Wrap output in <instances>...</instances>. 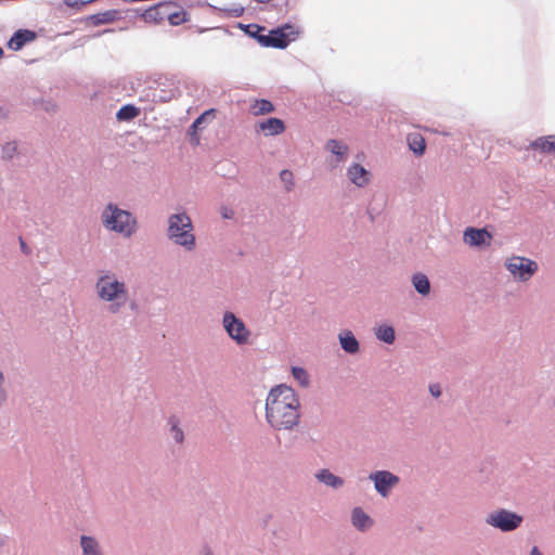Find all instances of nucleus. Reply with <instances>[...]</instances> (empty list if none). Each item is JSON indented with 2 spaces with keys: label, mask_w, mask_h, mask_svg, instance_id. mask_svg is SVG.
I'll return each mask as SVG.
<instances>
[{
  "label": "nucleus",
  "mask_w": 555,
  "mask_h": 555,
  "mask_svg": "<svg viewBox=\"0 0 555 555\" xmlns=\"http://www.w3.org/2000/svg\"><path fill=\"white\" fill-rule=\"evenodd\" d=\"M299 399L292 387L278 385L273 387L266 400V418L275 429H292L300 417Z\"/></svg>",
  "instance_id": "obj_1"
},
{
  "label": "nucleus",
  "mask_w": 555,
  "mask_h": 555,
  "mask_svg": "<svg viewBox=\"0 0 555 555\" xmlns=\"http://www.w3.org/2000/svg\"><path fill=\"white\" fill-rule=\"evenodd\" d=\"M194 227L190 216L182 210L168 218L166 230L167 238L184 251H193L196 248V237L193 233Z\"/></svg>",
  "instance_id": "obj_2"
},
{
  "label": "nucleus",
  "mask_w": 555,
  "mask_h": 555,
  "mask_svg": "<svg viewBox=\"0 0 555 555\" xmlns=\"http://www.w3.org/2000/svg\"><path fill=\"white\" fill-rule=\"evenodd\" d=\"M141 17L146 23L158 24L167 20L171 25H180L186 21V13L175 1H162L146 9Z\"/></svg>",
  "instance_id": "obj_3"
},
{
  "label": "nucleus",
  "mask_w": 555,
  "mask_h": 555,
  "mask_svg": "<svg viewBox=\"0 0 555 555\" xmlns=\"http://www.w3.org/2000/svg\"><path fill=\"white\" fill-rule=\"evenodd\" d=\"M95 293L102 301H116L128 298V287L112 271H103L95 282Z\"/></svg>",
  "instance_id": "obj_4"
},
{
  "label": "nucleus",
  "mask_w": 555,
  "mask_h": 555,
  "mask_svg": "<svg viewBox=\"0 0 555 555\" xmlns=\"http://www.w3.org/2000/svg\"><path fill=\"white\" fill-rule=\"evenodd\" d=\"M104 224L126 237L131 236L137 230V219L130 210H104Z\"/></svg>",
  "instance_id": "obj_5"
},
{
  "label": "nucleus",
  "mask_w": 555,
  "mask_h": 555,
  "mask_svg": "<svg viewBox=\"0 0 555 555\" xmlns=\"http://www.w3.org/2000/svg\"><path fill=\"white\" fill-rule=\"evenodd\" d=\"M485 521L501 532H512L521 526L524 517L516 512L499 508L489 513Z\"/></svg>",
  "instance_id": "obj_6"
},
{
  "label": "nucleus",
  "mask_w": 555,
  "mask_h": 555,
  "mask_svg": "<svg viewBox=\"0 0 555 555\" xmlns=\"http://www.w3.org/2000/svg\"><path fill=\"white\" fill-rule=\"evenodd\" d=\"M257 28V34L255 37L263 47H273V48H286L288 43L295 39L296 33L294 31L291 25L283 26L281 28L271 30L269 34H261L264 28L255 25Z\"/></svg>",
  "instance_id": "obj_7"
},
{
  "label": "nucleus",
  "mask_w": 555,
  "mask_h": 555,
  "mask_svg": "<svg viewBox=\"0 0 555 555\" xmlns=\"http://www.w3.org/2000/svg\"><path fill=\"white\" fill-rule=\"evenodd\" d=\"M222 326L229 337L238 346L248 343L250 332L245 323L231 311H225L222 317Z\"/></svg>",
  "instance_id": "obj_8"
},
{
  "label": "nucleus",
  "mask_w": 555,
  "mask_h": 555,
  "mask_svg": "<svg viewBox=\"0 0 555 555\" xmlns=\"http://www.w3.org/2000/svg\"><path fill=\"white\" fill-rule=\"evenodd\" d=\"M507 271L519 282L529 281L538 271V263L529 258L514 256L505 262Z\"/></svg>",
  "instance_id": "obj_9"
},
{
  "label": "nucleus",
  "mask_w": 555,
  "mask_h": 555,
  "mask_svg": "<svg viewBox=\"0 0 555 555\" xmlns=\"http://www.w3.org/2000/svg\"><path fill=\"white\" fill-rule=\"evenodd\" d=\"M369 480L373 482L376 493L384 499L388 498L400 482L399 476L386 469L370 473Z\"/></svg>",
  "instance_id": "obj_10"
},
{
  "label": "nucleus",
  "mask_w": 555,
  "mask_h": 555,
  "mask_svg": "<svg viewBox=\"0 0 555 555\" xmlns=\"http://www.w3.org/2000/svg\"><path fill=\"white\" fill-rule=\"evenodd\" d=\"M463 241L470 247L489 246L492 241V234L486 228L467 227L463 233Z\"/></svg>",
  "instance_id": "obj_11"
},
{
  "label": "nucleus",
  "mask_w": 555,
  "mask_h": 555,
  "mask_svg": "<svg viewBox=\"0 0 555 555\" xmlns=\"http://www.w3.org/2000/svg\"><path fill=\"white\" fill-rule=\"evenodd\" d=\"M257 131H261L264 135H278L285 131V124L282 119L271 117L259 121L256 125Z\"/></svg>",
  "instance_id": "obj_12"
},
{
  "label": "nucleus",
  "mask_w": 555,
  "mask_h": 555,
  "mask_svg": "<svg viewBox=\"0 0 555 555\" xmlns=\"http://www.w3.org/2000/svg\"><path fill=\"white\" fill-rule=\"evenodd\" d=\"M36 34L28 29L17 30L9 40L8 47L13 51L21 50L26 43L35 40Z\"/></svg>",
  "instance_id": "obj_13"
},
{
  "label": "nucleus",
  "mask_w": 555,
  "mask_h": 555,
  "mask_svg": "<svg viewBox=\"0 0 555 555\" xmlns=\"http://www.w3.org/2000/svg\"><path fill=\"white\" fill-rule=\"evenodd\" d=\"M338 339L340 347L345 352L356 354L359 351L360 344L351 331L345 330L340 332L338 334Z\"/></svg>",
  "instance_id": "obj_14"
},
{
  "label": "nucleus",
  "mask_w": 555,
  "mask_h": 555,
  "mask_svg": "<svg viewBox=\"0 0 555 555\" xmlns=\"http://www.w3.org/2000/svg\"><path fill=\"white\" fill-rule=\"evenodd\" d=\"M79 543L82 555H104L100 542L92 535L82 534Z\"/></svg>",
  "instance_id": "obj_15"
},
{
  "label": "nucleus",
  "mask_w": 555,
  "mask_h": 555,
  "mask_svg": "<svg viewBox=\"0 0 555 555\" xmlns=\"http://www.w3.org/2000/svg\"><path fill=\"white\" fill-rule=\"evenodd\" d=\"M348 177L356 185L364 186L369 183L371 173L361 165L353 164L348 169Z\"/></svg>",
  "instance_id": "obj_16"
},
{
  "label": "nucleus",
  "mask_w": 555,
  "mask_h": 555,
  "mask_svg": "<svg viewBox=\"0 0 555 555\" xmlns=\"http://www.w3.org/2000/svg\"><path fill=\"white\" fill-rule=\"evenodd\" d=\"M315 479L332 488V489H339L344 486L345 481L341 477L334 475L330 469L323 468L320 469L315 475Z\"/></svg>",
  "instance_id": "obj_17"
},
{
  "label": "nucleus",
  "mask_w": 555,
  "mask_h": 555,
  "mask_svg": "<svg viewBox=\"0 0 555 555\" xmlns=\"http://www.w3.org/2000/svg\"><path fill=\"white\" fill-rule=\"evenodd\" d=\"M351 522L358 530L365 531L373 520L361 507H354L351 512Z\"/></svg>",
  "instance_id": "obj_18"
},
{
  "label": "nucleus",
  "mask_w": 555,
  "mask_h": 555,
  "mask_svg": "<svg viewBox=\"0 0 555 555\" xmlns=\"http://www.w3.org/2000/svg\"><path fill=\"white\" fill-rule=\"evenodd\" d=\"M414 289L422 296H428L430 294V281L424 273H414L411 278Z\"/></svg>",
  "instance_id": "obj_19"
},
{
  "label": "nucleus",
  "mask_w": 555,
  "mask_h": 555,
  "mask_svg": "<svg viewBox=\"0 0 555 555\" xmlns=\"http://www.w3.org/2000/svg\"><path fill=\"white\" fill-rule=\"evenodd\" d=\"M216 116V111L214 108H210L206 112H204L199 117H197L194 122L191 125L189 133L191 135V141L197 145L199 143V138L196 135V131L199 128V126L205 122L206 120H211Z\"/></svg>",
  "instance_id": "obj_20"
},
{
  "label": "nucleus",
  "mask_w": 555,
  "mask_h": 555,
  "mask_svg": "<svg viewBox=\"0 0 555 555\" xmlns=\"http://www.w3.org/2000/svg\"><path fill=\"white\" fill-rule=\"evenodd\" d=\"M408 145L416 155H423L426 149L425 139L420 133H411L406 138Z\"/></svg>",
  "instance_id": "obj_21"
},
{
  "label": "nucleus",
  "mask_w": 555,
  "mask_h": 555,
  "mask_svg": "<svg viewBox=\"0 0 555 555\" xmlns=\"http://www.w3.org/2000/svg\"><path fill=\"white\" fill-rule=\"evenodd\" d=\"M250 112L255 116L270 114L274 112V105L269 100H255L250 105Z\"/></svg>",
  "instance_id": "obj_22"
},
{
  "label": "nucleus",
  "mask_w": 555,
  "mask_h": 555,
  "mask_svg": "<svg viewBox=\"0 0 555 555\" xmlns=\"http://www.w3.org/2000/svg\"><path fill=\"white\" fill-rule=\"evenodd\" d=\"M532 147L534 150H540L541 152H544V153L555 152V135H546V137L537 139L532 143Z\"/></svg>",
  "instance_id": "obj_23"
},
{
  "label": "nucleus",
  "mask_w": 555,
  "mask_h": 555,
  "mask_svg": "<svg viewBox=\"0 0 555 555\" xmlns=\"http://www.w3.org/2000/svg\"><path fill=\"white\" fill-rule=\"evenodd\" d=\"M375 335L378 340L385 344H392L396 339V332L391 325H380L376 328Z\"/></svg>",
  "instance_id": "obj_24"
},
{
  "label": "nucleus",
  "mask_w": 555,
  "mask_h": 555,
  "mask_svg": "<svg viewBox=\"0 0 555 555\" xmlns=\"http://www.w3.org/2000/svg\"><path fill=\"white\" fill-rule=\"evenodd\" d=\"M326 150L337 156L338 162H343L347 157L348 147L337 140H330L326 143Z\"/></svg>",
  "instance_id": "obj_25"
},
{
  "label": "nucleus",
  "mask_w": 555,
  "mask_h": 555,
  "mask_svg": "<svg viewBox=\"0 0 555 555\" xmlns=\"http://www.w3.org/2000/svg\"><path fill=\"white\" fill-rule=\"evenodd\" d=\"M168 425L170 427V435L175 442L182 443L184 440V433L179 426V420L172 415L168 418Z\"/></svg>",
  "instance_id": "obj_26"
},
{
  "label": "nucleus",
  "mask_w": 555,
  "mask_h": 555,
  "mask_svg": "<svg viewBox=\"0 0 555 555\" xmlns=\"http://www.w3.org/2000/svg\"><path fill=\"white\" fill-rule=\"evenodd\" d=\"M140 109L131 104L124 105L116 114L118 120L126 121L138 117Z\"/></svg>",
  "instance_id": "obj_27"
},
{
  "label": "nucleus",
  "mask_w": 555,
  "mask_h": 555,
  "mask_svg": "<svg viewBox=\"0 0 555 555\" xmlns=\"http://www.w3.org/2000/svg\"><path fill=\"white\" fill-rule=\"evenodd\" d=\"M293 377L299 383L301 387H308L310 384V378L308 372L300 366L292 367Z\"/></svg>",
  "instance_id": "obj_28"
},
{
  "label": "nucleus",
  "mask_w": 555,
  "mask_h": 555,
  "mask_svg": "<svg viewBox=\"0 0 555 555\" xmlns=\"http://www.w3.org/2000/svg\"><path fill=\"white\" fill-rule=\"evenodd\" d=\"M281 181L285 184L286 189H291L294 185V175L289 170H282L280 173Z\"/></svg>",
  "instance_id": "obj_29"
},
{
  "label": "nucleus",
  "mask_w": 555,
  "mask_h": 555,
  "mask_svg": "<svg viewBox=\"0 0 555 555\" xmlns=\"http://www.w3.org/2000/svg\"><path fill=\"white\" fill-rule=\"evenodd\" d=\"M127 299H118L116 301H107L109 304L108 311L113 314L118 313L124 307Z\"/></svg>",
  "instance_id": "obj_30"
},
{
  "label": "nucleus",
  "mask_w": 555,
  "mask_h": 555,
  "mask_svg": "<svg viewBox=\"0 0 555 555\" xmlns=\"http://www.w3.org/2000/svg\"><path fill=\"white\" fill-rule=\"evenodd\" d=\"M2 151H3V154L5 157L11 158L16 151V143H14V142L7 143L3 146Z\"/></svg>",
  "instance_id": "obj_31"
},
{
  "label": "nucleus",
  "mask_w": 555,
  "mask_h": 555,
  "mask_svg": "<svg viewBox=\"0 0 555 555\" xmlns=\"http://www.w3.org/2000/svg\"><path fill=\"white\" fill-rule=\"evenodd\" d=\"M428 389L433 397L439 398L441 396V388L439 384H430Z\"/></svg>",
  "instance_id": "obj_32"
},
{
  "label": "nucleus",
  "mask_w": 555,
  "mask_h": 555,
  "mask_svg": "<svg viewBox=\"0 0 555 555\" xmlns=\"http://www.w3.org/2000/svg\"><path fill=\"white\" fill-rule=\"evenodd\" d=\"M20 245L23 254L30 255L31 249L27 246V244L24 242L22 237H20Z\"/></svg>",
  "instance_id": "obj_33"
},
{
  "label": "nucleus",
  "mask_w": 555,
  "mask_h": 555,
  "mask_svg": "<svg viewBox=\"0 0 555 555\" xmlns=\"http://www.w3.org/2000/svg\"><path fill=\"white\" fill-rule=\"evenodd\" d=\"M235 217V210H222L223 219H233Z\"/></svg>",
  "instance_id": "obj_34"
},
{
  "label": "nucleus",
  "mask_w": 555,
  "mask_h": 555,
  "mask_svg": "<svg viewBox=\"0 0 555 555\" xmlns=\"http://www.w3.org/2000/svg\"><path fill=\"white\" fill-rule=\"evenodd\" d=\"M201 555H214V554H212V551H211V548H210V547L205 546V547L202 550Z\"/></svg>",
  "instance_id": "obj_35"
},
{
  "label": "nucleus",
  "mask_w": 555,
  "mask_h": 555,
  "mask_svg": "<svg viewBox=\"0 0 555 555\" xmlns=\"http://www.w3.org/2000/svg\"><path fill=\"white\" fill-rule=\"evenodd\" d=\"M530 555H543L538 546H533L530 551Z\"/></svg>",
  "instance_id": "obj_36"
},
{
  "label": "nucleus",
  "mask_w": 555,
  "mask_h": 555,
  "mask_svg": "<svg viewBox=\"0 0 555 555\" xmlns=\"http://www.w3.org/2000/svg\"><path fill=\"white\" fill-rule=\"evenodd\" d=\"M7 538L0 535V546H2L5 543Z\"/></svg>",
  "instance_id": "obj_37"
},
{
  "label": "nucleus",
  "mask_w": 555,
  "mask_h": 555,
  "mask_svg": "<svg viewBox=\"0 0 555 555\" xmlns=\"http://www.w3.org/2000/svg\"><path fill=\"white\" fill-rule=\"evenodd\" d=\"M367 215H369L370 220H371V221H374V218H375V217H374V215H373V214H371V210H367Z\"/></svg>",
  "instance_id": "obj_38"
},
{
  "label": "nucleus",
  "mask_w": 555,
  "mask_h": 555,
  "mask_svg": "<svg viewBox=\"0 0 555 555\" xmlns=\"http://www.w3.org/2000/svg\"><path fill=\"white\" fill-rule=\"evenodd\" d=\"M257 2H260V3H267L269 2L270 0H256Z\"/></svg>",
  "instance_id": "obj_39"
},
{
  "label": "nucleus",
  "mask_w": 555,
  "mask_h": 555,
  "mask_svg": "<svg viewBox=\"0 0 555 555\" xmlns=\"http://www.w3.org/2000/svg\"><path fill=\"white\" fill-rule=\"evenodd\" d=\"M2 55H3V50H2V48H0V59L2 57Z\"/></svg>",
  "instance_id": "obj_40"
},
{
  "label": "nucleus",
  "mask_w": 555,
  "mask_h": 555,
  "mask_svg": "<svg viewBox=\"0 0 555 555\" xmlns=\"http://www.w3.org/2000/svg\"><path fill=\"white\" fill-rule=\"evenodd\" d=\"M106 208L112 209L115 208L112 204H109Z\"/></svg>",
  "instance_id": "obj_41"
},
{
  "label": "nucleus",
  "mask_w": 555,
  "mask_h": 555,
  "mask_svg": "<svg viewBox=\"0 0 555 555\" xmlns=\"http://www.w3.org/2000/svg\"><path fill=\"white\" fill-rule=\"evenodd\" d=\"M271 518V515L267 516V519L264 520V525L267 524L268 519Z\"/></svg>",
  "instance_id": "obj_42"
}]
</instances>
